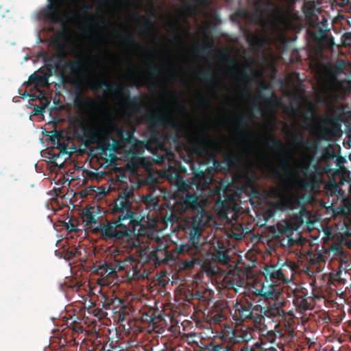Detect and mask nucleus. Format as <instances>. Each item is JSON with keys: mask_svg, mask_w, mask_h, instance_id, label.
I'll return each mask as SVG.
<instances>
[{"mask_svg": "<svg viewBox=\"0 0 351 351\" xmlns=\"http://www.w3.org/2000/svg\"><path fill=\"white\" fill-rule=\"evenodd\" d=\"M131 191L121 193L115 201L114 208L119 215V220L102 226L99 219L101 213L98 206H90L85 208L82 213V219L84 226L93 232L101 231V234L106 238L122 239L126 243L127 247H137L141 243V238L136 237L134 232L138 228V232L141 234V229L144 226L142 219L138 220V214L130 210Z\"/></svg>", "mask_w": 351, "mask_h": 351, "instance_id": "f257e3e1", "label": "nucleus"}, {"mask_svg": "<svg viewBox=\"0 0 351 351\" xmlns=\"http://www.w3.org/2000/svg\"><path fill=\"white\" fill-rule=\"evenodd\" d=\"M158 0H155V165H163L167 160L172 162L176 160L174 153L165 148L164 143L172 141L178 143L180 138L178 130L180 123L176 116L174 110L165 109L162 114H159L157 110V78L158 75V66L157 63L158 49L157 42L158 40Z\"/></svg>", "mask_w": 351, "mask_h": 351, "instance_id": "f03ea898", "label": "nucleus"}, {"mask_svg": "<svg viewBox=\"0 0 351 351\" xmlns=\"http://www.w3.org/2000/svg\"><path fill=\"white\" fill-rule=\"evenodd\" d=\"M179 189L186 191V195L181 199L182 208L184 210L197 211L193 217H186L181 224V228L189 237V243L182 244L180 247V252L186 253L190 251L191 247L196 250L202 247L200 239L202 232L210 226L213 217L200 202L198 195L185 189L184 183L183 186L179 185Z\"/></svg>", "mask_w": 351, "mask_h": 351, "instance_id": "7ed1b4c3", "label": "nucleus"}, {"mask_svg": "<svg viewBox=\"0 0 351 351\" xmlns=\"http://www.w3.org/2000/svg\"><path fill=\"white\" fill-rule=\"evenodd\" d=\"M115 127V114L110 108L101 111L99 115L84 128L85 136L92 143L106 140Z\"/></svg>", "mask_w": 351, "mask_h": 351, "instance_id": "20e7f679", "label": "nucleus"}, {"mask_svg": "<svg viewBox=\"0 0 351 351\" xmlns=\"http://www.w3.org/2000/svg\"><path fill=\"white\" fill-rule=\"evenodd\" d=\"M278 3L267 1L265 4L272 8V15L282 24L290 25L293 22L298 21L300 16L295 10V5L298 0H276Z\"/></svg>", "mask_w": 351, "mask_h": 351, "instance_id": "39448f33", "label": "nucleus"}, {"mask_svg": "<svg viewBox=\"0 0 351 351\" xmlns=\"http://www.w3.org/2000/svg\"><path fill=\"white\" fill-rule=\"evenodd\" d=\"M233 317L237 324L252 321L254 324H261L264 319L263 306L253 304L247 300L237 302L234 306Z\"/></svg>", "mask_w": 351, "mask_h": 351, "instance_id": "423d86ee", "label": "nucleus"}, {"mask_svg": "<svg viewBox=\"0 0 351 351\" xmlns=\"http://www.w3.org/2000/svg\"><path fill=\"white\" fill-rule=\"evenodd\" d=\"M139 262L142 263L141 266L136 264L135 266L132 265V276L136 279H144L147 280L149 283L147 285V292L152 293V282L154 276L152 274V268L145 265V263H149V265H152V261L154 258V250L152 247H147L141 248L139 250Z\"/></svg>", "mask_w": 351, "mask_h": 351, "instance_id": "0eeeda50", "label": "nucleus"}, {"mask_svg": "<svg viewBox=\"0 0 351 351\" xmlns=\"http://www.w3.org/2000/svg\"><path fill=\"white\" fill-rule=\"evenodd\" d=\"M165 27L167 31L171 34L169 41L178 43L181 45L182 27L179 19L176 16L171 14Z\"/></svg>", "mask_w": 351, "mask_h": 351, "instance_id": "6e6552de", "label": "nucleus"}, {"mask_svg": "<svg viewBox=\"0 0 351 351\" xmlns=\"http://www.w3.org/2000/svg\"><path fill=\"white\" fill-rule=\"evenodd\" d=\"M249 66L245 65L242 69H239L236 67L232 69L234 74L238 76V80L240 85L242 86L241 95L245 98H249L248 90L249 86L252 82V78L250 77Z\"/></svg>", "mask_w": 351, "mask_h": 351, "instance_id": "1a4fd4ad", "label": "nucleus"}, {"mask_svg": "<svg viewBox=\"0 0 351 351\" xmlns=\"http://www.w3.org/2000/svg\"><path fill=\"white\" fill-rule=\"evenodd\" d=\"M265 278H269L272 283H281L288 280L284 274V269L278 265H268L265 269Z\"/></svg>", "mask_w": 351, "mask_h": 351, "instance_id": "9d476101", "label": "nucleus"}, {"mask_svg": "<svg viewBox=\"0 0 351 351\" xmlns=\"http://www.w3.org/2000/svg\"><path fill=\"white\" fill-rule=\"evenodd\" d=\"M310 159L306 162V164L302 166V172L305 176V180L304 181V186L306 187H310L311 189L315 188L317 183V176L315 172L312 171L309 167Z\"/></svg>", "mask_w": 351, "mask_h": 351, "instance_id": "9b49d317", "label": "nucleus"}, {"mask_svg": "<svg viewBox=\"0 0 351 351\" xmlns=\"http://www.w3.org/2000/svg\"><path fill=\"white\" fill-rule=\"evenodd\" d=\"M43 18L52 23H58L60 21V13L59 10V5L58 3L51 2L42 13Z\"/></svg>", "mask_w": 351, "mask_h": 351, "instance_id": "f8f14e48", "label": "nucleus"}, {"mask_svg": "<svg viewBox=\"0 0 351 351\" xmlns=\"http://www.w3.org/2000/svg\"><path fill=\"white\" fill-rule=\"evenodd\" d=\"M155 333L162 334L165 328H169L168 321L158 311V303L155 302Z\"/></svg>", "mask_w": 351, "mask_h": 351, "instance_id": "ddd939ff", "label": "nucleus"}, {"mask_svg": "<svg viewBox=\"0 0 351 351\" xmlns=\"http://www.w3.org/2000/svg\"><path fill=\"white\" fill-rule=\"evenodd\" d=\"M263 314L268 317L276 318L285 316V311L279 306L276 302L273 304H269V305L266 307H263Z\"/></svg>", "mask_w": 351, "mask_h": 351, "instance_id": "4468645a", "label": "nucleus"}, {"mask_svg": "<svg viewBox=\"0 0 351 351\" xmlns=\"http://www.w3.org/2000/svg\"><path fill=\"white\" fill-rule=\"evenodd\" d=\"M171 55V52H169L167 56V60L170 66L165 71V77L167 80L174 82L178 79L182 78V76L180 72L176 69L174 66Z\"/></svg>", "mask_w": 351, "mask_h": 351, "instance_id": "2eb2a0df", "label": "nucleus"}, {"mask_svg": "<svg viewBox=\"0 0 351 351\" xmlns=\"http://www.w3.org/2000/svg\"><path fill=\"white\" fill-rule=\"evenodd\" d=\"M293 230L294 228L292 223L288 220L280 221L276 225L278 236L286 235L289 237L292 234Z\"/></svg>", "mask_w": 351, "mask_h": 351, "instance_id": "dca6fc26", "label": "nucleus"}, {"mask_svg": "<svg viewBox=\"0 0 351 351\" xmlns=\"http://www.w3.org/2000/svg\"><path fill=\"white\" fill-rule=\"evenodd\" d=\"M293 144L296 146L304 147L307 149H312L316 147V143L314 142L306 141L300 132H294Z\"/></svg>", "mask_w": 351, "mask_h": 351, "instance_id": "f3484780", "label": "nucleus"}, {"mask_svg": "<svg viewBox=\"0 0 351 351\" xmlns=\"http://www.w3.org/2000/svg\"><path fill=\"white\" fill-rule=\"evenodd\" d=\"M246 40L249 45L254 49H259L263 46V40L258 34L254 32H249L246 35Z\"/></svg>", "mask_w": 351, "mask_h": 351, "instance_id": "a211bd4d", "label": "nucleus"}, {"mask_svg": "<svg viewBox=\"0 0 351 351\" xmlns=\"http://www.w3.org/2000/svg\"><path fill=\"white\" fill-rule=\"evenodd\" d=\"M300 203V198L298 197H289L278 203V206L280 209H294Z\"/></svg>", "mask_w": 351, "mask_h": 351, "instance_id": "6ab92c4d", "label": "nucleus"}, {"mask_svg": "<svg viewBox=\"0 0 351 351\" xmlns=\"http://www.w3.org/2000/svg\"><path fill=\"white\" fill-rule=\"evenodd\" d=\"M279 162V168L282 171L283 175L287 178L292 176L293 171L290 166L289 159L285 156H281Z\"/></svg>", "mask_w": 351, "mask_h": 351, "instance_id": "aec40b11", "label": "nucleus"}, {"mask_svg": "<svg viewBox=\"0 0 351 351\" xmlns=\"http://www.w3.org/2000/svg\"><path fill=\"white\" fill-rule=\"evenodd\" d=\"M295 306L302 311L309 308V304L307 298L304 295H295L293 299Z\"/></svg>", "mask_w": 351, "mask_h": 351, "instance_id": "412c9836", "label": "nucleus"}, {"mask_svg": "<svg viewBox=\"0 0 351 351\" xmlns=\"http://www.w3.org/2000/svg\"><path fill=\"white\" fill-rule=\"evenodd\" d=\"M93 102V99L90 98H82L77 97L75 103L76 106L83 112H88V106Z\"/></svg>", "mask_w": 351, "mask_h": 351, "instance_id": "4be33fe9", "label": "nucleus"}, {"mask_svg": "<svg viewBox=\"0 0 351 351\" xmlns=\"http://www.w3.org/2000/svg\"><path fill=\"white\" fill-rule=\"evenodd\" d=\"M265 143L271 149H277L278 151H282L285 149L284 144L275 135H271L270 139Z\"/></svg>", "mask_w": 351, "mask_h": 351, "instance_id": "5701e85b", "label": "nucleus"}, {"mask_svg": "<svg viewBox=\"0 0 351 351\" xmlns=\"http://www.w3.org/2000/svg\"><path fill=\"white\" fill-rule=\"evenodd\" d=\"M310 35L313 40L317 44H322L326 37V31L321 28L317 31L311 32Z\"/></svg>", "mask_w": 351, "mask_h": 351, "instance_id": "b1692460", "label": "nucleus"}, {"mask_svg": "<svg viewBox=\"0 0 351 351\" xmlns=\"http://www.w3.org/2000/svg\"><path fill=\"white\" fill-rule=\"evenodd\" d=\"M88 87L93 90H97L102 85H104L107 87L109 86V84L107 82H104L101 79L98 80H88Z\"/></svg>", "mask_w": 351, "mask_h": 351, "instance_id": "393cba45", "label": "nucleus"}, {"mask_svg": "<svg viewBox=\"0 0 351 351\" xmlns=\"http://www.w3.org/2000/svg\"><path fill=\"white\" fill-rule=\"evenodd\" d=\"M29 81L36 85H44L47 83V78L38 74H33L29 77Z\"/></svg>", "mask_w": 351, "mask_h": 351, "instance_id": "a878e982", "label": "nucleus"}, {"mask_svg": "<svg viewBox=\"0 0 351 351\" xmlns=\"http://www.w3.org/2000/svg\"><path fill=\"white\" fill-rule=\"evenodd\" d=\"M188 1H191L196 5H201L205 2V0H182V2L186 9L189 12H191L194 10V6L189 3Z\"/></svg>", "mask_w": 351, "mask_h": 351, "instance_id": "bb28decb", "label": "nucleus"}, {"mask_svg": "<svg viewBox=\"0 0 351 351\" xmlns=\"http://www.w3.org/2000/svg\"><path fill=\"white\" fill-rule=\"evenodd\" d=\"M213 47H214L213 45H204L195 48V52L199 56H201V55H208Z\"/></svg>", "mask_w": 351, "mask_h": 351, "instance_id": "cd10ccee", "label": "nucleus"}, {"mask_svg": "<svg viewBox=\"0 0 351 351\" xmlns=\"http://www.w3.org/2000/svg\"><path fill=\"white\" fill-rule=\"evenodd\" d=\"M232 277L227 276L226 279L228 281V285L229 287L231 289H233L236 291H238V288L242 287L243 286V282L241 280L237 279H231Z\"/></svg>", "mask_w": 351, "mask_h": 351, "instance_id": "c85d7f7f", "label": "nucleus"}, {"mask_svg": "<svg viewBox=\"0 0 351 351\" xmlns=\"http://www.w3.org/2000/svg\"><path fill=\"white\" fill-rule=\"evenodd\" d=\"M70 69L71 72L75 75H80L82 71V63L81 62H71L70 64Z\"/></svg>", "mask_w": 351, "mask_h": 351, "instance_id": "c756f323", "label": "nucleus"}, {"mask_svg": "<svg viewBox=\"0 0 351 351\" xmlns=\"http://www.w3.org/2000/svg\"><path fill=\"white\" fill-rule=\"evenodd\" d=\"M198 77L202 81H209L213 78V72L210 69L206 72L200 71L198 73Z\"/></svg>", "mask_w": 351, "mask_h": 351, "instance_id": "7c9ffc66", "label": "nucleus"}, {"mask_svg": "<svg viewBox=\"0 0 351 351\" xmlns=\"http://www.w3.org/2000/svg\"><path fill=\"white\" fill-rule=\"evenodd\" d=\"M217 258L219 262L223 263H227L230 259L228 254L226 252L221 250L217 251Z\"/></svg>", "mask_w": 351, "mask_h": 351, "instance_id": "2f4dec72", "label": "nucleus"}, {"mask_svg": "<svg viewBox=\"0 0 351 351\" xmlns=\"http://www.w3.org/2000/svg\"><path fill=\"white\" fill-rule=\"evenodd\" d=\"M276 335L274 331H266L265 337H264V343L266 342L274 343L276 341Z\"/></svg>", "mask_w": 351, "mask_h": 351, "instance_id": "473e14b6", "label": "nucleus"}, {"mask_svg": "<svg viewBox=\"0 0 351 351\" xmlns=\"http://www.w3.org/2000/svg\"><path fill=\"white\" fill-rule=\"evenodd\" d=\"M341 40L344 46L351 47V32L344 33L342 35Z\"/></svg>", "mask_w": 351, "mask_h": 351, "instance_id": "72a5a7b5", "label": "nucleus"}, {"mask_svg": "<svg viewBox=\"0 0 351 351\" xmlns=\"http://www.w3.org/2000/svg\"><path fill=\"white\" fill-rule=\"evenodd\" d=\"M261 100H265L268 104L271 102V100L269 98H266L264 94L261 92L257 94L256 97L253 99L252 102L254 104H258Z\"/></svg>", "mask_w": 351, "mask_h": 351, "instance_id": "f704fd0d", "label": "nucleus"}, {"mask_svg": "<svg viewBox=\"0 0 351 351\" xmlns=\"http://www.w3.org/2000/svg\"><path fill=\"white\" fill-rule=\"evenodd\" d=\"M223 317L222 311L213 312L211 313V318L215 324H219Z\"/></svg>", "mask_w": 351, "mask_h": 351, "instance_id": "c9c22d12", "label": "nucleus"}, {"mask_svg": "<svg viewBox=\"0 0 351 351\" xmlns=\"http://www.w3.org/2000/svg\"><path fill=\"white\" fill-rule=\"evenodd\" d=\"M257 295L264 297L265 299L272 298L274 293L272 292L265 290L264 287L256 290Z\"/></svg>", "mask_w": 351, "mask_h": 351, "instance_id": "e433bc0d", "label": "nucleus"}, {"mask_svg": "<svg viewBox=\"0 0 351 351\" xmlns=\"http://www.w3.org/2000/svg\"><path fill=\"white\" fill-rule=\"evenodd\" d=\"M251 120H252L251 117L247 114H245L241 115L239 117V123L241 125L245 126V125H247V122Z\"/></svg>", "mask_w": 351, "mask_h": 351, "instance_id": "4c0bfd02", "label": "nucleus"}, {"mask_svg": "<svg viewBox=\"0 0 351 351\" xmlns=\"http://www.w3.org/2000/svg\"><path fill=\"white\" fill-rule=\"evenodd\" d=\"M225 344H213L208 346V349L211 351H223Z\"/></svg>", "mask_w": 351, "mask_h": 351, "instance_id": "58836bf2", "label": "nucleus"}, {"mask_svg": "<svg viewBox=\"0 0 351 351\" xmlns=\"http://www.w3.org/2000/svg\"><path fill=\"white\" fill-rule=\"evenodd\" d=\"M107 269L104 267H101L98 269L97 273L101 274V276H114L115 273L112 270H110L108 274L106 275L107 273Z\"/></svg>", "mask_w": 351, "mask_h": 351, "instance_id": "ea45409f", "label": "nucleus"}, {"mask_svg": "<svg viewBox=\"0 0 351 351\" xmlns=\"http://www.w3.org/2000/svg\"><path fill=\"white\" fill-rule=\"evenodd\" d=\"M67 258L76 256L79 254V250L75 247H71L67 250Z\"/></svg>", "mask_w": 351, "mask_h": 351, "instance_id": "a19ab883", "label": "nucleus"}, {"mask_svg": "<svg viewBox=\"0 0 351 351\" xmlns=\"http://www.w3.org/2000/svg\"><path fill=\"white\" fill-rule=\"evenodd\" d=\"M234 154L233 152H230L224 156L225 160L228 162L231 163L234 160Z\"/></svg>", "mask_w": 351, "mask_h": 351, "instance_id": "79ce46f5", "label": "nucleus"}, {"mask_svg": "<svg viewBox=\"0 0 351 351\" xmlns=\"http://www.w3.org/2000/svg\"><path fill=\"white\" fill-rule=\"evenodd\" d=\"M271 173H272L274 177H275L276 178H282V174L278 169L272 167L271 169Z\"/></svg>", "mask_w": 351, "mask_h": 351, "instance_id": "37998d69", "label": "nucleus"}, {"mask_svg": "<svg viewBox=\"0 0 351 351\" xmlns=\"http://www.w3.org/2000/svg\"><path fill=\"white\" fill-rule=\"evenodd\" d=\"M260 336H261V343L264 344V337H265V333H266V331H268L266 328H265V326L263 327V328H260Z\"/></svg>", "mask_w": 351, "mask_h": 351, "instance_id": "c03bdc74", "label": "nucleus"}, {"mask_svg": "<svg viewBox=\"0 0 351 351\" xmlns=\"http://www.w3.org/2000/svg\"><path fill=\"white\" fill-rule=\"evenodd\" d=\"M304 7L306 9V12H311L313 11V2L312 1L305 2Z\"/></svg>", "mask_w": 351, "mask_h": 351, "instance_id": "a18cd8bd", "label": "nucleus"}, {"mask_svg": "<svg viewBox=\"0 0 351 351\" xmlns=\"http://www.w3.org/2000/svg\"><path fill=\"white\" fill-rule=\"evenodd\" d=\"M110 93H111V95L113 98L114 99H119V97H120V94L119 93L115 90V89H112V88H110Z\"/></svg>", "mask_w": 351, "mask_h": 351, "instance_id": "49530a36", "label": "nucleus"}, {"mask_svg": "<svg viewBox=\"0 0 351 351\" xmlns=\"http://www.w3.org/2000/svg\"><path fill=\"white\" fill-rule=\"evenodd\" d=\"M47 105H48V101H47V102H46V103H45V104L43 103V107H42V108H40V109H39V108H38V107H36V108H34V111H35V112H36V114H38V113H39V112H42V111H43V110L47 107Z\"/></svg>", "mask_w": 351, "mask_h": 351, "instance_id": "de8ad7c7", "label": "nucleus"}, {"mask_svg": "<svg viewBox=\"0 0 351 351\" xmlns=\"http://www.w3.org/2000/svg\"><path fill=\"white\" fill-rule=\"evenodd\" d=\"M238 137L242 139L245 138L246 137V133L242 129H239L238 130Z\"/></svg>", "mask_w": 351, "mask_h": 351, "instance_id": "09e8293b", "label": "nucleus"}, {"mask_svg": "<svg viewBox=\"0 0 351 351\" xmlns=\"http://www.w3.org/2000/svg\"><path fill=\"white\" fill-rule=\"evenodd\" d=\"M161 276H155V285L156 284V281H158V284H162L165 285V282H162V280L160 279Z\"/></svg>", "mask_w": 351, "mask_h": 351, "instance_id": "8fccbe9b", "label": "nucleus"}, {"mask_svg": "<svg viewBox=\"0 0 351 351\" xmlns=\"http://www.w3.org/2000/svg\"><path fill=\"white\" fill-rule=\"evenodd\" d=\"M157 249L155 248V255H154V257H155V267H156V263L157 262H158V263H160V260L159 258H158V256H157Z\"/></svg>", "mask_w": 351, "mask_h": 351, "instance_id": "3c124183", "label": "nucleus"}, {"mask_svg": "<svg viewBox=\"0 0 351 351\" xmlns=\"http://www.w3.org/2000/svg\"><path fill=\"white\" fill-rule=\"evenodd\" d=\"M201 104L205 106H209L210 102L208 99H202Z\"/></svg>", "mask_w": 351, "mask_h": 351, "instance_id": "603ef678", "label": "nucleus"}, {"mask_svg": "<svg viewBox=\"0 0 351 351\" xmlns=\"http://www.w3.org/2000/svg\"><path fill=\"white\" fill-rule=\"evenodd\" d=\"M160 199H159V197H155V203H154V205H155V210H156V208L158 207V208H160L159 205H158V202H159Z\"/></svg>", "mask_w": 351, "mask_h": 351, "instance_id": "864d4df0", "label": "nucleus"}, {"mask_svg": "<svg viewBox=\"0 0 351 351\" xmlns=\"http://www.w3.org/2000/svg\"><path fill=\"white\" fill-rule=\"evenodd\" d=\"M178 109H179V110H180V111H181V112H182V111H184V110H185V109H184V106H183V105H179V106H178Z\"/></svg>", "mask_w": 351, "mask_h": 351, "instance_id": "5fc2aeb1", "label": "nucleus"}, {"mask_svg": "<svg viewBox=\"0 0 351 351\" xmlns=\"http://www.w3.org/2000/svg\"><path fill=\"white\" fill-rule=\"evenodd\" d=\"M158 221V217H156L155 216V221H154V223H155V231L156 230V228H157L156 223H157Z\"/></svg>", "mask_w": 351, "mask_h": 351, "instance_id": "6e6d98bb", "label": "nucleus"}, {"mask_svg": "<svg viewBox=\"0 0 351 351\" xmlns=\"http://www.w3.org/2000/svg\"><path fill=\"white\" fill-rule=\"evenodd\" d=\"M69 228L70 229V230H72V231H73H73L77 230V228H76L73 225H72V226H71V228Z\"/></svg>", "mask_w": 351, "mask_h": 351, "instance_id": "4d7b16f0", "label": "nucleus"}, {"mask_svg": "<svg viewBox=\"0 0 351 351\" xmlns=\"http://www.w3.org/2000/svg\"><path fill=\"white\" fill-rule=\"evenodd\" d=\"M341 3H339L340 6H344L346 5V3L344 2L345 0H341Z\"/></svg>", "mask_w": 351, "mask_h": 351, "instance_id": "13d9d810", "label": "nucleus"}, {"mask_svg": "<svg viewBox=\"0 0 351 351\" xmlns=\"http://www.w3.org/2000/svg\"><path fill=\"white\" fill-rule=\"evenodd\" d=\"M268 126H269V128H270L271 130H274V125H273L272 124L269 123V124H268Z\"/></svg>", "mask_w": 351, "mask_h": 351, "instance_id": "bf43d9fd", "label": "nucleus"}, {"mask_svg": "<svg viewBox=\"0 0 351 351\" xmlns=\"http://www.w3.org/2000/svg\"><path fill=\"white\" fill-rule=\"evenodd\" d=\"M261 87L262 88H264V89H265V88H266V86H265V84H263V83L261 84Z\"/></svg>", "mask_w": 351, "mask_h": 351, "instance_id": "052dcab7", "label": "nucleus"}, {"mask_svg": "<svg viewBox=\"0 0 351 351\" xmlns=\"http://www.w3.org/2000/svg\"><path fill=\"white\" fill-rule=\"evenodd\" d=\"M308 112L312 114L313 113V108H310L308 110Z\"/></svg>", "mask_w": 351, "mask_h": 351, "instance_id": "680f3d73", "label": "nucleus"}, {"mask_svg": "<svg viewBox=\"0 0 351 351\" xmlns=\"http://www.w3.org/2000/svg\"><path fill=\"white\" fill-rule=\"evenodd\" d=\"M154 241H155V243H158V241H159V238H158V237H157V238H156V237H155Z\"/></svg>", "mask_w": 351, "mask_h": 351, "instance_id": "e2e57ef3", "label": "nucleus"}, {"mask_svg": "<svg viewBox=\"0 0 351 351\" xmlns=\"http://www.w3.org/2000/svg\"><path fill=\"white\" fill-rule=\"evenodd\" d=\"M193 336H195V334H189L188 335V337H193Z\"/></svg>", "mask_w": 351, "mask_h": 351, "instance_id": "0e129e2a", "label": "nucleus"}, {"mask_svg": "<svg viewBox=\"0 0 351 351\" xmlns=\"http://www.w3.org/2000/svg\"><path fill=\"white\" fill-rule=\"evenodd\" d=\"M228 61L230 64H233L234 61L232 60L228 59Z\"/></svg>", "mask_w": 351, "mask_h": 351, "instance_id": "69168bd1", "label": "nucleus"}, {"mask_svg": "<svg viewBox=\"0 0 351 351\" xmlns=\"http://www.w3.org/2000/svg\"><path fill=\"white\" fill-rule=\"evenodd\" d=\"M154 173H155V175L159 174V171L158 170L155 169Z\"/></svg>", "mask_w": 351, "mask_h": 351, "instance_id": "338daca9", "label": "nucleus"}, {"mask_svg": "<svg viewBox=\"0 0 351 351\" xmlns=\"http://www.w3.org/2000/svg\"><path fill=\"white\" fill-rule=\"evenodd\" d=\"M166 317H167L168 320L171 321V318L169 315H166Z\"/></svg>", "mask_w": 351, "mask_h": 351, "instance_id": "774afa93", "label": "nucleus"}]
</instances>
